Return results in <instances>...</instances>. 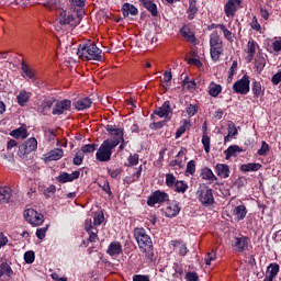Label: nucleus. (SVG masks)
Returning a JSON list of instances; mask_svg holds the SVG:
<instances>
[{"label":"nucleus","mask_w":281,"mask_h":281,"mask_svg":"<svg viewBox=\"0 0 281 281\" xmlns=\"http://www.w3.org/2000/svg\"><path fill=\"white\" fill-rule=\"evenodd\" d=\"M44 7L47 8L50 12H56L57 16V24L56 30L57 32H60V30H69L74 29L78 25V18H75L71 15V13H67L66 10L58 7V3L56 2H46L44 3Z\"/></svg>","instance_id":"1"},{"label":"nucleus","mask_w":281,"mask_h":281,"mask_svg":"<svg viewBox=\"0 0 281 281\" xmlns=\"http://www.w3.org/2000/svg\"><path fill=\"white\" fill-rule=\"evenodd\" d=\"M78 58L81 60H95L97 63H102V49H100L95 42H88L80 44L77 49Z\"/></svg>","instance_id":"2"},{"label":"nucleus","mask_w":281,"mask_h":281,"mask_svg":"<svg viewBox=\"0 0 281 281\" xmlns=\"http://www.w3.org/2000/svg\"><path fill=\"white\" fill-rule=\"evenodd\" d=\"M134 238L136 239L139 249L143 251V254H145L146 258L149 260L153 259V256H155L153 250V239H150V236L146 234V229L135 228Z\"/></svg>","instance_id":"3"},{"label":"nucleus","mask_w":281,"mask_h":281,"mask_svg":"<svg viewBox=\"0 0 281 281\" xmlns=\"http://www.w3.org/2000/svg\"><path fill=\"white\" fill-rule=\"evenodd\" d=\"M119 146V140H104L97 151L98 161H111L113 148Z\"/></svg>","instance_id":"4"},{"label":"nucleus","mask_w":281,"mask_h":281,"mask_svg":"<svg viewBox=\"0 0 281 281\" xmlns=\"http://www.w3.org/2000/svg\"><path fill=\"white\" fill-rule=\"evenodd\" d=\"M196 194L200 203H202V205L205 207H210V205L214 204V193L210 187L205 184L200 187Z\"/></svg>","instance_id":"5"},{"label":"nucleus","mask_w":281,"mask_h":281,"mask_svg":"<svg viewBox=\"0 0 281 281\" xmlns=\"http://www.w3.org/2000/svg\"><path fill=\"white\" fill-rule=\"evenodd\" d=\"M24 218L30 223V225H33L34 227H38V225H43L45 221V216L42 213H38L34 209H27L24 211Z\"/></svg>","instance_id":"6"},{"label":"nucleus","mask_w":281,"mask_h":281,"mask_svg":"<svg viewBox=\"0 0 281 281\" xmlns=\"http://www.w3.org/2000/svg\"><path fill=\"white\" fill-rule=\"evenodd\" d=\"M38 148V140L36 138L31 137L24 144L20 145L18 155L21 159H25L26 155L30 153H34Z\"/></svg>","instance_id":"7"},{"label":"nucleus","mask_w":281,"mask_h":281,"mask_svg":"<svg viewBox=\"0 0 281 281\" xmlns=\"http://www.w3.org/2000/svg\"><path fill=\"white\" fill-rule=\"evenodd\" d=\"M249 76L245 75L241 79L237 80L233 85V91H235V93H240V95H247L249 91Z\"/></svg>","instance_id":"8"},{"label":"nucleus","mask_w":281,"mask_h":281,"mask_svg":"<svg viewBox=\"0 0 281 281\" xmlns=\"http://www.w3.org/2000/svg\"><path fill=\"white\" fill-rule=\"evenodd\" d=\"M170 196L165 191L158 190L155 191L147 200V205L150 207L157 205V203H166L168 202Z\"/></svg>","instance_id":"9"},{"label":"nucleus","mask_w":281,"mask_h":281,"mask_svg":"<svg viewBox=\"0 0 281 281\" xmlns=\"http://www.w3.org/2000/svg\"><path fill=\"white\" fill-rule=\"evenodd\" d=\"M68 111H71V100L64 99L54 104L52 113L53 115H65Z\"/></svg>","instance_id":"10"},{"label":"nucleus","mask_w":281,"mask_h":281,"mask_svg":"<svg viewBox=\"0 0 281 281\" xmlns=\"http://www.w3.org/2000/svg\"><path fill=\"white\" fill-rule=\"evenodd\" d=\"M105 131H108L113 139H108L109 142H120L124 144V130L117 127V125H106Z\"/></svg>","instance_id":"11"},{"label":"nucleus","mask_w":281,"mask_h":281,"mask_svg":"<svg viewBox=\"0 0 281 281\" xmlns=\"http://www.w3.org/2000/svg\"><path fill=\"white\" fill-rule=\"evenodd\" d=\"M162 212L167 218H175L181 212V206H179V202L177 201L168 202L162 209Z\"/></svg>","instance_id":"12"},{"label":"nucleus","mask_w":281,"mask_h":281,"mask_svg":"<svg viewBox=\"0 0 281 281\" xmlns=\"http://www.w3.org/2000/svg\"><path fill=\"white\" fill-rule=\"evenodd\" d=\"M240 3H243V0H228L224 5V12L226 16L228 18L236 16V12H238V8H240Z\"/></svg>","instance_id":"13"},{"label":"nucleus","mask_w":281,"mask_h":281,"mask_svg":"<svg viewBox=\"0 0 281 281\" xmlns=\"http://www.w3.org/2000/svg\"><path fill=\"white\" fill-rule=\"evenodd\" d=\"M170 113H172L170 101H166L162 106L155 110V115H158V117H166V120H170Z\"/></svg>","instance_id":"14"},{"label":"nucleus","mask_w":281,"mask_h":281,"mask_svg":"<svg viewBox=\"0 0 281 281\" xmlns=\"http://www.w3.org/2000/svg\"><path fill=\"white\" fill-rule=\"evenodd\" d=\"M55 100L52 98L44 99L41 104L37 106L38 113H42V115H47L49 111H52V106H54Z\"/></svg>","instance_id":"15"},{"label":"nucleus","mask_w":281,"mask_h":281,"mask_svg":"<svg viewBox=\"0 0 281 281\" xmlns=\"http://www.w3.org/2000/svg\"><path fill=\"white\" fill-rule=\"evenodd\" d=\"M249 247V238L247 237H236L235 241L233 243V248L235 251L243 252L245 249Z\"/></svg>","instance_id":"16"},{"label":"nucleus","mask_w":281,"mask_h":281,"mask_svg":"<svg viewBox=\"0 0 281 281\" xmlns=\"http://www.w3.org/2000/svg\"><path fill=\"white\" fill-rule=\"evenodd\" d=\"M280 273V265L278 263H270L267 268L266 277L263 281H273L276 276Z\"/></svg>","instance_id":"17"},{"label":"nucleus","mask_w":281,"mask_h":281,"mask_svg":"<svg viewBox=\"0 0 281 281\" xmlns=\"http://www.w3.org/2000/svg\"><path fill=\"white\" fill-rule=\"evenodd\" d=\"M257 43L254 40H249L248 44L245 48V53L247 54L246 56V63H251V60H254V57L256 56V47H257Z\"/></svg>","instance_id":"18"},{"label":"nucleus","mask_w":281,"mask_h":281,"mask_svg":"<svg viewBox=\"0 0 281 281\" xmlns=\"http://www.w3.org/2000/svg\"><path fill=\"white\" fill-rule=\"evenodd\" d=\"M65 155V151L60 148H56L50 150L46 157L45 161H58V159H63V156Z\"/></svg>","instance_id":"19"},{"label":"nucleus","mask_w":281,"mask_h":281,"mask_svg":"<svg viewBox=\"0 0 281 281\" xmlns=\"http://www.w3.org/2000/svg\"><path fill=\"white\" fill-rule=\"evenodd\" d=\"M80 178V171H74L72 173L64 172L58 177L59 183H67L69 181H75V179Z\"/></svg>","instance_id":"20"},{"label":"nucleus","mask_w":281,"mask_h":281,"mask_svg":"<svg viewBox=\"0 0 281 281\" xmlns=\"http://www.w3.org/2000/svg\"><path fill=\"white\" fill-rule=\"evenodd\" d=\"M109 256L115 257L122 254V244L120 241H112L106 250Z\"/></svg>","instance_id":"21"},{"label":"nucleus","mask_w":281,"mask_h":281,"mask_svg":"<svg viewBox=\"0 0 281 281\" xmlns=\"http://www.w3.org/2000/svg\"><path fill=\"white\" fill-rule=\"evenodd\" d=\"M209 95H211V98H218V95H221V93L223 92V86L212 81L209 85Z\"/></svg>","instance_id":"22"},{"label":"nucleus","mask_w":281,"mask_h":281,"mask_svg":"<svg viewBox=\"0 0 281 281\" xmlns=\"http://www.w3.org/2000/svg\"><path fill=\"white\" fill-rule=\"evenodd\" d=\"M12 198V189L10 187H0V203H9Z\"/></svg>","instance_id":"23"},{"label":"nucleus","mask_w":281,"mask_h":281,"mask_svg":"<svg viewBox=\"0 0 281 281\" xmlns=\"http://www.w3.org/2000/svg\"><path fill=\"white\" fill-rule=\"evenodd\" d=\"M215 170L217 177H221V179H227L229 177V166L225 164H217Z\"/></svg>","instance_id":"24"},{"label":"nucleus","mask_w":281,"mask_h":281,"mask_svg":"<svg viewBox=\"0 0 281 281\" xmlns=\"http://www.w3.org/2000/svg\"><path fill=\"white\" fill-rule=\"evenodd\" d=\"M30 98H32L31 92L21 90L16 97L18 104H20V106H25V104H27V102H30Z\"/></svg>","instance_id":"25"},{"label":"nucleus","mask_w":281,"mask_h":281,"mask_svg":"<svg viewBox=\"0 0 281 281\" xmlns=\"http://www.w3.org/2000/svg\"><path fill=\"white\" fill-rule=\"evenodd\" d=\"M91 104H93L91 99L89 97H86L83 99L78 100L75 103V108L77 109V111H85V109H89Z\"/></svg>","instance_id":"26"},{"label":"nucleus","mask_w":281,"mask_h":281,"mask_svg":"<svg viewBox=\"0 0 281 281\" xmlns=\"http://www.w3.org/2000/svg\"><path fill=\"white\" fill-rule=\"evenodd\" d=\"M260 168H262V165H260L259 162H248V164L241 165L240 170L243 172H258Z\"/></svg>","instance_id":"27"},{"label":"nucleus","mask_w":281,"mask_h":281,"mask_svg":"<svg viewBox=\"0 0 281 281\" xmlns=\"http://www.w3.org/2000/svg\"><path fill=\"white\" fill-rule=\"evenodd\" d=\"M233 215L236 216L237 221H245L247 216V207L245 205H238L234 209Z\"/></svg>","instance_id":"28"},{"label":"nucleus","mask_w":281,"mask_h":281,"mask_svg":"<svg viewBox=\"0 0 281 281\" xmlns=\"http://www.w3.org/2000/svg\"><path fill=\"white\" fill-rule=\"evenodd\" d=\"M3 276H5L7 278H12V276H14V271L8 262H2L0 265V278H3Z\"/></svg>","instance_id":"29"},{"label":"nucleus","mask_w":281,"mask_h":281,"mask_svg":"<svg viewBox=\"0 0 281 281\" xmlns=\"http://www.w3.org/2000/svg\"><path fill=\"white\" fill-rule=\"evenodd\" d=\"M123 16H128L132 14V16H137V8L131 3H125L122 8Z\"/></svg>","instance_id":"30"},{"label":"nucleus","mask_w":281,"mask_h":281,"mask_svg":"<svg viewBox=\"0 0 281 281\" xmlns=\"http://www.w3.org/2000/svg\"><path fill=\"white\" fill-rule=\"evenodd\" d=\"M21 69L23 71V74L26 76V78H34V76H36V70H34V68L30 67L27 65V63L25 61H22L21 63Z\"/></svg>","instance_id":"31"},{"label":"nucleus","mask_w":281,"mask_h":281,"mask_svg":"<svg viewBox=\"0 0 281 281\" xmlns=\"http://www.w3.org/2000/svg\"><path fill=\"white\" fill-rule=\"evenodd\" d=\"M180 34L189 43H194V33H192V31H190L188 26H182V29L180 30Z\"/></svg>","instance_id":"32"},{"label":"nucleus","mask_w":281,"mask_h":281,"mask_svg":"<svg viewBox=\"0 0 281 281\" xmlns=\"http://www.w3.org/2000/svg\"><path fill=\"white\" fill-rule=\"evenodd\" d=\"M238 153H243V149L238 145H232L225 150L226 159L229 157H236Z\"/></svg>","instance_id":"33"},{"label":"nucleus","mask_w":281,"mask_h":281,"mask_svg":"<svg viewBox=\"0 0 281 281\" xmlns=\"http://www.w3.org/2000/svg\"><path fill=\"white\" fill-rule=\"evenodd\" d=\"M252 93L255 98H260L265 94V90H262V83H260V81L252 82Z\"/></svg>","instance_id":"34"},{"label":"nucleus","mask_w":281,"mask_h":281,"mask_svg":"<svg viewBox=\"0 0 281 281\" xmlns=\"http://www.w3.org/2000/svg\"><path fill=\"white\" fill-rule=\"evenodd\" d=\"M198 12L199 9L196 8V1H191L187 11L189 21H192Z\"/></svg>","instance_id":"35"},{"label":"nucleus","mask_w":281,"mask_h":281,"mask_svg":"<svg viewBox=\"0 0 281 281\" xmlns=\"http://www.w3.org/2000/svg\"><path fill=\"white\" fill-rule=\"evenodd\" d=\"M210 54L212 60L216 61L220 60L221 56H223V47H211Z\"/></svg>","instance_id":"36"},{"label":"nucleus","mask_w":281,"mask_h":281,"mask_svg":"<svg viewBox=\"0 0 281 281\" xmlns=\"http://www.w3.org/2000/svg\"><path fill=\"white\" fill-rule=\"evenodd\" d=\"M11 135L12 137H15V139H25L27 137V130L20 127L12 131Z\"/></svg>","instance_id":"37"},{"label":"nucleus","mask_w":281,"mask_h":281,"mask_svg":"<svg viewBox=\"0 0 281 281\" xmlns=\"http://www.w3.org/2000/svg\"><path fill=\"white\" fill-rule=\"evenodd\" d=\"M143 5L146 8V10H148V12H150L151 16H157V14H159L157 11V4H155V2L148 0Z\"/></svg>","instance_id":"38"},{"label":"nucleus","mask_w":281,"mask_h":281,"mask_svg":"<svg viewBox=\"0 0 281 281\" xmlns=\"http://www.w3.org/2000/svg\"><path fill=\"white\" fill-rule=\"evenodd\" d=\"M267 65V60L265 59V56L262 55H257L256 60H255V67L258 71H262Z\"/></svg>","instance_id":"39"},{"label":"nucleus","mask_w":281,"mask_h":281,"mask_svg":"<svg viewBox=\"0 0 281 281\" xmlns=\"http://www.w3.org/2000/svg\"><path fill=\"white\" fill-rule=\"evenodd\" d=\"M202 179H206L207 181H216V176L210 168H204L202 170Z\"/></svg>","instance_id":"40"},{"label":"nucleus","mask_w":281,"mask_h":281,"mask_svg":"<svg viewBox=\"0 0 281 281\" xmlns=\"http://www.w3.org/2000/svg\"><path fill=\"white\" fill-rule=\"evenodd\" d=\"M223 43V40L221 38V35H218V32H213L210 37V46L212 45H220Z\"/></svg>","instance_id":"41"},{"label":"nucleus","mask_w":281,"mask_h":281,"mask_svg":"<svg viewBox=\"0 0 281 281\" xmlns=\"http://www.w3.org/2000/svg\"><path fill=\"white\" fill-rule=\"evenodd\" d=\"M216 27L221 29L226 41H234L231 31L227 30V26H225V24H217Z\"/></svg>","instance_id":"42"},{"label":"nucleus","mask_w":281,"mask_h":281,"mask_svg":"<svg viewBox=\"0 0 281 281\" xmlns=\"http://www.w3.org/2000/svg\"><path fill=\"white\" fill-rule=\"evenodd\" d=\"M98 148V145L95 144H88L81 147V150L79 153H82V155H89L90 153H94V150Z\"/></svg>","instance_id":"43"},{"label":"nucleus","mask_w":281,"mask_h":281,"mask_svg":"<svg viewBox=\"0 0 281 281\" xmlns=\"http://www.w3.org/2000/svg\"><path fill=\"white\" fill-rule=\"evenodd\" d=\"M176 183H177V177H175V175H172V173H167L166 175V186L168 188H175Z\"/></svg>","instance_id":"44"},{"label":"nucleus","mask_w":281,"mask_h":281,"mask_svg":"<svg viewBox=\"0 0 281 281\" xmlns=\"http://www.w3.org/2000/svg\"><path fill=\"white\" fill-rule=\"evenodd\" d=\"M173 247L178 249L181 256H186L188 254V247H186V245L181 244L180 241H175Z\"/></svg>","instance_id":"45"},{"label":"nucleus","mask_w":281,"mask_h":281,"mask_svg":"<svg viewBox=\"0 0 281 281\" xmlns=\"http://www.w3.org/2000/svg\"><path fill=\"white\" fill-rule=\"evenodd\" d=\"M176 192H186L188 190V184L183 181H177L176 184H173Z\"/></svg>","instance_id":"46"},{"label":"nucleus","mask_w":281,"mask_h":281,"mask_svg":"<svg viewBox=\"0 0 281 281\" xmlns=\"http://www.w3.org/2000/svg\"><path fill=\"white\" fill-rule=\"evenodd\" d=\"M204 260H205V265H212V261L216 260V249L213 248L211 252H207Z\"/></svg>","instance_id":"47"},{"label":"nucleus","mask_w":281,"mask_h":281,"mask_svg":"<svg viewBox=\"0 0 281 281\" xmlns=\"http://www.w3.org/2000/svg\"><path fill=\"white\" fill-rule=\"evenodd\" d=\"M268 153H269V144H267V142L263 140L261 143V148L258 149V155L260 157H267Z\"/></svg>","instance_id":"48"},{"label":"nucleus","mask_w":281,"mask_h":281,"mask_svg":"<svg viewBox=\"0 0 281 281\" xmlns=\"http://www.w3.org/2000/svg\"><path fill=\"white\" fill-rule=\"evenodd\" d=\"M187 175H194L196 172V162L194 160H190L187 165Z\"/></svg>","instance_id":"49"},{"label":"nucleus","mask_w":281,"mask_h":281,"mask_svg":"<svg viewBox=\"0 0 281 281\" xmlns=\"http://www.w3.org/2000/svg\"><path fill=\"white\" fill-rule=\"evenodd\" d=\"M56 194V186L52 184L44 190V195L49 199Z\"/></svg>","instance_id":"50"},{"label":"nucleus","mask_w":281,"mask_h":281,"mask_svg":"<svg viewBox=\"0 0 281 281\" xmlns=\"http://www.w3.org/2000/svg\"><path fill=\"white\" fill-rule=\"evenodd\" d=\"M85 159V155L81 151H77L75 158L72 159V164L75 166H80Z\"/></svg>","instance_id":"51"},{"label":"nucleus","mask_w":281,"mask_h":281,"mask_svg":"<svg viewBox=\"0 0 281 281\" xmlns=\"http://www.w3.org/2000/svg\"><path fill=\"white\" fill-rule=\"evenodd\" d=\"M34 251L29 250L24 254V260L26 262V265H32V262H34Z\"/></svg>","instance_id":"52"},{"label":"nucleus","mask_w":281,"mask_h":281,"mask_svg":"<svg viewBox=\"0 0 281 281\" xmlns=\"http://www.w3.org/2000/svg\"><path fill=\"white\" fill-rule=\"evenodd\" d=\"M101 223H104V215L97 213L93 217V225L94 227H99Z\"/></svg>","instance_id":"53"},{"label":"nucleus","mask_w":281,"mask_h":281,"mask_svg":"<svg viewBox=\"0 0 281 281\" xmlns=\"http://www.w3.org/2000/svg\"><path fill=\"white\" fill-rule=\"evenodd\" d=\"M198 111L199 108L196 106V104H190L189 106H187V113L189 117H193V115H196Z\"/></svg>","instance_id":"54"},{"label":"nucleus","mask_w":281,"mask_h":281,"mask_svg":"<svg viewBox=\"0 0 281 281\" xmlns=\"http://www.w3.org/2000/svg\"><path fill=\"white\" fill-rule=\"evenodd\" d=\"M85 229L86 232H93L95 231V225H93V220L87 218L85 222Z\"/></svg>","instance_id":"55"},{"label":"nucleus","mask_w":281,"mask_h":281,"mask_svg":"<svg viewBox=\"0 0 281 281\" xmlns=\"http://www.w3.org/2000/svg\"><path fill=\"white\" fill-rule=\"evenodd\" d=\"M227 131L231 137H236V135H238V130L236 128V125L234 123L228 124Z\"/></svg>","instance_id":"56"},{"label":"nucleus","mask_w":281,"mask_h":281,"mask_svg":"<svg viewBox=\"0 0 281 281\" xmlns=\"http://www.w3.org/2000/svg\"><path fill=\"white\" fill-rule=\"evenodd\" d=\"M202 144L204 146L205 153H210V136H207L206 134H203Z\"/></svg>","instance_id":"57"},{"label":"nucleus","mask_w":281,"mask_h":281,"mask_svg":"<svg viewBox=\"0 0 281 281\" xmlns=\"http://www.w3.org/2000/svg\"><path fill=\"white\" fill-rule=\"evenodd\" d=\"M128 164L130 166H137L139 164V155L138 154H133L128 157Z\"/></svg>","instance_id":"58"},{"label":"nucleus","mask_w":281,"mask_h":281,"mask_svg":"<svg viewBox=\"0 0 281 281\" xmlns=\"http://www.w3.org/2000/svg\"><path fill=\"white\" fill-rule=\"evenodd\" d=\"M183 85H184L186 89H188L189 91H192V89H196V81H194V80L186 79L183 81Z\"/></svg>","instance_id":"59"},{"label":"nucleus","mask_w":281,"mask_h":281,"mask_svg":"<svg viewBox=\"0 0 281 281\" xmlns=\"http://www.w3.org/2000/svg\"><path fill=\"white\" fill-rule=\"evenodd\" d=\"M45 137H47L48 142H54L56 139V130H46Z\"/></svg>","instance_id":"60"},{"label":"nucleus","mask_w":281,"mask_h":281,"mask_svg":"<svg viewBox=\"0 0 281 281\" xmlns=\"http://www.w3.org/2000/svg\"><path fill=\"white\" fill-rule=\"evenodd\" d=\"M45 234H47V226L42 227V228H37V231H36V237H37L40 240H43V239L45 238Z\"/></svg>","instance_id":"61"},{"label":"nucleus","mask_w":281,"mask_h":281,"mask_svg":"<svg viewBox=\"0 0 281 281\" xmlns=\"http://www.w3.org/2000/svg\"><path fill=\"white\" fill-rule=\"evenodd\" d=\"M186 279L188 281H199V274H196V272H188Z\"/></svg>","instance_id":"62"},{"label":"nucleus","mask_w":281,"mask_h":281,"mask_svg":"<svg viewBox=\"0 0 281 281\" xmlns=\"http://www.w3.org/2000/svg\"><path fill=\"white\" fill-rule=\"evenodd\" d=\"M272 49L273 52H281V40H276L272 43Z\"/></svg>","instance_id":"63"},{"label":"nucleus","mask_w":281,"mask_h":281,"mask_svg":"<svg viewBox=\"0 0 281 281\" xmlns=\"http://www.w3.org/2000/svg\"><path fill=\"white\" fill-rule=\"evenodd\" d=\"M133 281H150V279H148V277L146 276L135 274L133 277Z\"/></svg>","instance_id":"64"}]
</instances>
